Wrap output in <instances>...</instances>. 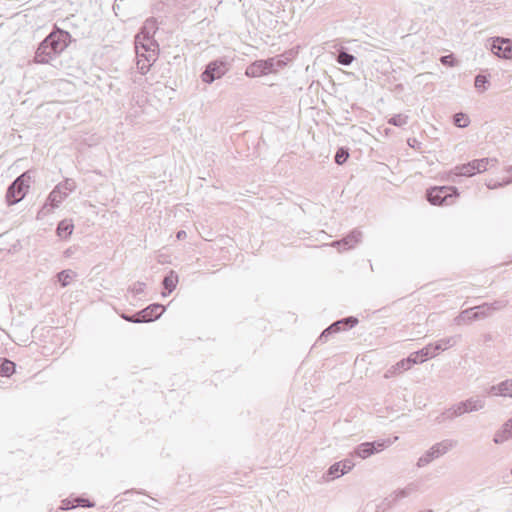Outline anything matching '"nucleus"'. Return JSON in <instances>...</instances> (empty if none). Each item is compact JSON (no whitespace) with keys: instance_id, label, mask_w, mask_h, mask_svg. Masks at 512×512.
Listing matches in <instances>:
<instances>
[{"instance_id":"1","label":"nucleus","mask_w":512,"mask_h":512,"mask_svg":"<svg viewBox=\"0 0 512 512\" xmlns=\"http://www.w3.org/2000/svg\"><path fill=\"white\" fill-rule=\"evenodd\" d=\"M70 34L64 30L52 31L34 53V63H49L68 46Z\"/></svg>"},{"instance_id":"2","label":"nucleus","mask_w":512,"mask_h":512,"mask_svg":"<svg viewBox=\"0 0 512 512\" xmlns=\"http://www.w3.org/2000/svg\"><path fill=\"white\" fill-rule=\"evenodd\" d=\"M508 304L509 301L505 299L496 300L491 303L486 302L481 305L463 310L457 317H455L454 321L457 325H462L465 322L466 315L470 313L471 316H469V320L485 319L491 316L495 311L506 308Z\"/></svg>"},{"instance_id":"3","label":"nucleus","mask_w":512,"mask_h":512,"mask_svg":"<svg viewBox=\"0 0 512 512\" xmlns=\"http://www.w3.org/2000/svg\"><path fill=\"white\" fill-rule=\"evenodd\" d=\"M457 445V441L453 439H444L432 445L422 456L418 458L416 466L423 468L434 460L442 457Z\"/></svg>"},{"instance_id":"4","label":"nucleus","mask_w":512,"mask_h":512,"mask_svg":"<svg viewBox=\"0 0 512 512\" xmlns=\"http://www.w3.org/2000/svg\"><path fill=\"white\" fill-rule=\"evenodd\" d=\"M458 195V190L454 186H435L426 193L427 200L432 205H450Z\"/></svg>"},{"instance_id":"5","label":"nucleus","mask_w":512,"mask_h":512,"mask_svg":"<svg viewBox=\"0 0 512 512\" xmlns=\"http://www.w3.org/2000/svg\"><path fill=\"white\" fill-rule=\"evenodd\" d=\"M30 170L24 172L16 178L7 188L6 202L8 205H14L20 202L29 189L26 179H29Z\"/></svg>"},{"instance_id":"6","label":"nucleus","mask_w":512,"mask_h":512,"mask_svg":"<svg viewBox=\"0 0 512 512\" xmlns=\"http://www.w3.org/2000/svg\"><path fill=\"white\" fill-rule=\"evenodd\" d=\"M229 70L228 63L223 59H216L209 62L201 74L204 83L211 84L223 77Z\"/></svg>"},{"instance_id":"7","label":"nucleus","mask_w":512,"mask_h":512,"mask_svg":"<svg viewBox=\"0 0 512 512\" xmlns=\"http://www.w3.org/2000/svg\"><path fill=\"white\" fill-rule=\"evenodd\" d=\"M391 444L392 442L389 439H382L373 442H364L359 444L355 448L354 454L361 459H366L376 453L383 451Z\"/></svg>"},{"instance_id":"8","label":"nucleus","mask_w":512,"mask_h":512,"mask_svg":"<svg viewBox=\"0 0 512 512\" xmlns=\"http://www.w3.org/2000/svg\"><path fill=\"white\" fill-rule=\"evenodd\" d=\"M415 492V487L413 485H408L403 489H398L384 498L379 504L374 505L375 512H385L388 508L393 506L399 500L410 496Z\"/></svg>"},{"instance_id":"9","label":"nucleus","mask_w":512,"mask_h":512,"mask_svg":"<svg viewBox=\"0 0 512 512\" xmlns=\"http://www.w3.org/2000/svg\"><path fill=\"white\" fill-rule=\"evenodd\" d=\"M65 197H67V192L62 191V186H56L50 192L45 204L39 210L37 219H41L51 213L56 207H58Z\"/></svg>"},{"instance_id":"10","label":"nucleus","mask_w":512,"mask_h":512,"mask_svg":"<svg viewBox=\"0 0 512 512\" xmlns=\"http://www.w3.org/2000/svg\"><path fill=\"white\" fill-rule=\"evenodd\" d=\"M491 52L505 59H512V40L508 38H493L490 44Z\"/></svg>"},{"instance_id":"11","label":"nucleus","mask_w":512,"mask_h":512,"mask_svg":"<svg viewBox=\"0 0 512 512\" xmlns=\"http://www.w3.org/2000/svg\"><path fill=\"white\" fill-rule=\"evenodd\" d=\"M361 239L362 232L358 229H354L341 240L333 241L331 246L337 247L339 251H345L354 248L356 244L361 242Z\"/></svg>"},{"instance_id":"12","label":"nucleus","mask_w":512,"mask_h":512,"mask_svg":"<svg viewBox=\"0 0 512 512\" xmlns=\"http://www.w3.org/2000/svg\"><path fill=\"white\" fill-rule=\"evenodd\" d=\"M157 45L150 42V44L140 43L136 40V53L137 58H141L146 62L152 63L157 59Z\"/></svg>"},{"instance_id":"13","label":"nucleus","mask_w":512,"mask_h":512,"mask_svg":"<svg viewBox=\"0 0 512 512\" xmlns=\"http://www.w3.org/2000/svg\"><path fill=\"white\" fill-rule=\"evenodd\" d=\"M165 312V307L159 303H153L139 311L142 323L155 321Z\"/></svg>"},{"instance_id":"14","label":"nucleus","mask_w":512,"mask_h":512,"mask_svg":"<svg viewBox=\"0 0 512 512\" xmlns=\"http://www.w3.org/2000/svg\"><path fill=\"white\" fill-rule=\"evenodd\" d=\"M488 394L496 397L512 398V379H506L488 389Z\"/></svg>"},{"instance_id":"15","label":"nucleus","mask_w":512,"mask_h":512,"mask_svg":"<svg viewBox=\"0 0 512 512\" xmlns=\"http://www.w3.org/2000/svg\"><path fill=\"white\" fill-rule=\"evenodd\" d=\"M460 340V335H454L447 338L440 339L439 341L432 344V349L437 355L440 351H445L457 344Z\"/></svg>"},{"instance_id":"16","label":"nucleus","mask_w":512,"mask_h":512,"mask_svg":"<svg viewBox=\"0 0 512 512\" xmlns=\"http://www.w3.org/2000/svg\"><path fill=\"white\" fill-rule=\"evenodd\" d=\"M245 75L250 78H257L267 75L262 60H256L248 65L245 70Z\"/></svg>"},{"instance_id":"17","label":"nucleus","mask_w":512,"mask_h":512,"mask_svg":"<svg viewBox=\"0 0 512 512\" xmlns=\"http://www.w3.org/2000/svg\"><path fill=\"white\" fill-rule=\"evenodd\" d=\"M262 62L264 63L267 75L277 72L280 68L286 65V62L279 56L262 60Z\"/></svg>"},{"instance_id":"18","label":"nucleus","mask_w":512,"mask_h":512,"mask_svg":"<svg viewBox=\"0 0 512 512\" xmlns=\"http://www.w3.org/2000/svg\"><path fill=\"white\" fill-rule=\"evenodd\" d=\"M178 283V275L175 271L171 270L163 279L162 285L167 292H163L162 295L165 297L172 293Z\"/></svg>"},{"instance_id":"19","label":"nucleus","mask_w":512,"mask_h":512,"mask_svg":"<svg viewBox=\"0 0 512 512\" xmlns=\"http://www.w3.org/2000/svg\"><path fill=\"white\" fill-rule=\"evenodd\" d=\"M74 225L71 220L64 219L57 225L56 233L59 238L67 239L73 232Z\"/></svg>"},{"instance_id":"20","label":"nucleus","mask_w":512,"mask_h":512,"mask_svg":"<svg viewBox=\"0 0 512 512\" xmlns=\"http://www.w3.org/2000/svg\"><path fill=\"white\" fill-rule=\"evenodd\" d=\"M463 401L465 403L468 413L480 411L486 405L485 400L480 397H470Z\"/></svg>"},{"instance_id":"21","label":"nucleus","mask_w":512,"mask_h":512,"mask_svg":"<svg viewBox=\"0 0 512 512\" xmlns=\"http://www.w3.org/2000/svg\"><path fill=\"white\" fill-rule=\"evenodd\" d=\"M345 471L340 467V463L336 462L332 464L329 469L323 474V480L325 482L332 481L340 476L344 475Z\"/></svg>"},{"instance_id":"22","label":"nucleus","mask_w":512,"mask_h":512,"mask_svg":"<svg viewBox=\"0 0 512 512\" xmlns=\"http://www.w3.org/2000/svg\"><path fill=\"white\" fill-rule=\"evenodd\" d=\"M452 173L456 176L472 177L476 174L475 167L472 165V161L456 166Z\"/></svg>"},{"instance_id":"23","label":"nucleus","mask_w":512,"mask_h":512,"mask_svg":"<svg viewBox=\"0 0 512 512\" xmlns=\"http://www.w3.org/2000/svg\"><path fill=\"white\" fill-rule=\"evenodd\" d=\"M342 322L343 321H340V320H337L335 321L334 323H332L329 327H327L322 333L321 335L318 337L317 339V342L318 343H324L328 336L333 334V333H337V332H340L341 330H343V327H342Z\"/></svg>"},{"instance_id":"24","label":"nucleus","mask_w":512,"mask_h":512,"mask_svg":"<svg viewBox=\"0 0 512 512\" xmlns=\"http://www.w3.org/2000/svg\"><path fill=\"white\" fill-rule=\"evenodd\" d=\"M410 355H414L415 359H418V363H423L429 358L435 357V353L432 349V343L428 344L424 348L420 349L419 351L413 352Z\"/></svg>"},{"instance_id":"25","label":"nucleus","mask_w":512,"mask_h":512,"mask_svg":"<svg viewBox=\"0 0 512 512\" xmlns=\"http://www.w3.org/2000/svg\"><path fill=\"white\" fill-rule=\"evenodd\" d=\"M418 364V359L414 358V355H409L407 358L401 359L395 364V369H398L399 373L409 370L413 365Z\"/></svg>"},{"instance_id":"26","label":"nucleus","mask_w":512,"mask_h":512,"mask_svg":"<svg viewBox=\"0 0 512 512\" xmlns=\"http://www.w3.org/2000/svg\"><path fill=\"white\" fill-rule=\"evenodd\" d=\"M15 363L8 359H0V375L9 377L15 372Z\"/></svg>"},{"instance_id":"27","label":"nucleus","mask_w":512,"mask_h":512,"mask_svg":"<svg viewBox=\"0 0 512 512\" xmlns=\"http://www.w3.org/2000/svg\"><path fill=\"white\" fill-rule=\"evenodd\" d=\"M355 60V57L347 52L344 48H341L338 50V54L336 57V61L343 65V66H349L352 64V62Z\"/></svg>"},{"instance_id":"28","label":"nucleus","mask_w":512,"mask_h":512,"mask_svg":"<svg viewBox=\"0 0 512 512\" xmlns=\"http://www.w3.org/2000/svg\"><path fill=\"white\" fill-rule=\"evenodd\" d=\"M74 277H76V273L71 269L62 270L57 274V279L62 287L69 285Z\"/></svg>"},{"instance_id":"29","label":"nucleus","mask_w":512,"mask_h":512,"mask_svg":"<svg viewBox=\"0 0 512 512\" xmlns=\"http://www.w3.org/2000/svg\"><path fill=\"white\" fill-rule=\"evenodd\" d=\"M512 439L511 433L508 432L507 428L503 425L502 427L494 434L493 441L496 444H503L504 442Z\"/></svg>"},{"instance_id":"30","label":"nucleus","mask_w":512,"mask_h":512,"mask_svg":"<svg viewBox=\"0 0 512 512\" xmlns=\"http://www.w3.org/2000/svg\"><path fill=\"white\" fill-rule=\"evenodd\" d=\"M456 413L454 411V408L453 406L447 408L446 410H444L440 415H438L435 419V421L439 424L447 421V420H453L454 418H456Z\"/></svg>"},{"instance_id":"31","label":"nucleus","mask_w":512,"mask_h":512,"mask_svg":"<svg viewBox=\"0 0 512 512\" xmlns=\"http://www.w3.org/2000/svg\"><path fill=\"white\" fill-rule=\"evenodd\" d=\"M454 124L459 128H465L469 125L468 116L462 112L456 113L453 117Z\"/></svg>"},{"instance_id":"32","label":"nucleus","mask_w":512,"mask_h":512,"mask_svg":"<svg viewBox=\"0 0 512 512\" xmlns=\"http://www.w3.org/2000/svg\"><path fill=\"white\" fill-rule=\"evenodd\" d=\"M407 122H408V116L403 115V114H396L388 120L389 124L396 126V127H402V126L406 125Z\"/></svg>"},{"instance_id":"33","label":"nucleus","mask_w":512,"mask_h":512,"mask_svg":"<svg viewBox=\"0 0 512 512\" xmlns=\"http://www.w3.org/2000/svg\"><path fill=\"white\" fill-rule=\"evenodd\" d=\"M472 165H474L476 173H482L487 170L489 160L488 158L475 159L472 160Z\"/></svg>"},{"instance_id":"34","label":"nucleus","mask_w":512,"mask_h":512,"mask_svg":"<svg viewBox=\"0 0 512 512\" xmlns=\"http://www.w3.org/2000/svg\"><path fill=\"white\" fill-rule=\"evenodd\" d=\"M348 157H349L348 149L341 147L337 150L334 159L338 165H342L347 161Z\"/></svg>"},{"instance_id":"35","label":"nucleus","mask_w":512,"mask_h":512,"mask_svg":"<svg viewBox=\"0 0 512 512\" xmlns=\"http://www.w3.org/2000/svg\"><path fill=\"white\" fill-rule=\"evenodd\" d=\"M340 321H343L342 322L343 330L351 329V328L355 327L359 322L358 319L354 316L342 318V319H340Z\"/></svg>"},{"instance_id":"36","label":"nucleus","mask_w":512,"mask_h":512,"mask_svg":"<svg viewBox=\"0 0 512 512\" xmlns=\"http://www.w3.org/2000/svg\"><path fill=\"white\" fill-rule=\"evenodd\" d=\"M146 284L144 282H135L133 285H131L128 289L129 292L133 293L134 295L142 294L145 290Z\"/></svg>"},{"instance_id":"37","label":"nucleus","mask_w":512,"mask_h":512,"mask_svg":"<svg viewBox=\"0 0 512 512\" xmlns=\"http://www.w3.org/2000/svg\"><path fill=\"white\" fill-rule=\"evenodd\" d=\"M486 84H488V79L485 75L478 74L475 77L474 85L477 89L482 88L483 90H486L487 89Z\"/></svg>"},{"instance_id":"38","label":"nucleus","mask_w":512,"mask_h":512,"mask_svg":"<svg viewBox=\"0 0 512 512\" xmlns=\"http://www.w3.org/2000/svg\"><path fill=\"white\" fill-rule=\"evenodd\" d=\"M151 65L152 63L146 62L145 60L138 58L137 68L141 74H146L150 70Z\"/></svg>"},{"instance_id":"39","label":"nucleus","mask_w":512,"mask_h":512,"mask_svg":"<svg viewBox=\"0 0 512 512\" xmlns=\"http://www.w3.org/2000/svg\"><path fill=\"white\" fill-rule=\"evenodd\" d=\"M74 502H77V505L84 508H93L95 503L90 501L89 499L83 497L74 498Z\"/></svg>"},{"instance_id":"40","label":"nucleus","mask_w":512,"mask_h":512,"mask_svg":"<svg viewBox=\"0 0 512 512\" xmlns=\"http://www.w3.org/2000/svg\"><path fill=\"white\" fill-rule=\"evenodd\" d=\"M452 406L454 408V411H455L457 417H460V416L468 413L464 401H460Z\"/></svg>"},{"instance_id":"41","label":"nucleus","mask_w":512,"mask_h":512,"mask_svg":"<svg viewBox=\"0 0 512 512\" xmlns=\"http://www.w3.org/2000/svg\"><path fill=\"white\" fill-rule=\"evenodd\" d=\"M57 186H62V191L72 192L75 189V182L71 179H66L63 183L58 184Z\"/></svg>"},{"instance_id":"42","label":"nucleus","mask_w":512,"mask_h":512,"mask_svg":"<svg viewBox=\"0 0 512 512\" xmlns=\"http://www.w3.org/2000/svg\"><path fill=\"white\" fill-rule=\"evenodd\" d=\"M510 183H512V177L511 178H505V179L502 180V182H495V183L489 182V183H487V187L489 189H496V188L508 185Z\"/></svg>"},{"instance_id":"43","label":"nucleus","mask_w":512,"mask_h":512,"mask_svg":"<svg viewBox=\"0 0 512 512\" xmlns=\"http://www.w3.org/2000/svg\"><path fill=\"white\" fill-rule=\"evenodd\" d=\"M78 505H77V502H74V499H64L62 501V505H61V509L62 510H71V509H74L76 508Z\"/></svg>"},{"instance_id":"44","label":"nucleus","mask_w":512,"mask_h":512,"mask_svg":"<svg viewBox=\"0 0 512 512\" xmlns=\"http://www.w3.org/2000/svg\"><path fill=\"white\" fill-rule=\"evenodd\" d=\"M122 318L131 323H142L141 316L139 315V312H137L133 315L123 314Z\"/></svg>"},{"instance_id":"45","label":"nucleus","mask_w":512,"mask_h":512,"mask_svg":"<svg viewBox=\"0 0 512 512\" xmlns=\"http://www.w3.org/2000/svg\"><path fill=\"white\" fill-rule=\"evenodd\" d=\"M440 62L443 64V65H446V66H454L455 65V60H454V57L452 54L450 55H444L440 58Z\"/></svg>"},{"instance_id":"46","label":"nucleus","mask_w":512,"mask_h":512,"mask_svg":"<svg viewBox=\"0 0 512 512\" xmlns=\"http://www.w3.org/2000/svg\"><path fill=\"white\" fill-rule=\"evenodd\" d=\"M340 467L343 468V471H345V474L348 473L354 466V463L351 460H344L339 461Z\"/></svg>"},{"instance_id":"47","label":"nucleus","mask_w":512,"mask_h":512,"mask_svg":"<svg viewBox=\"0 0 512 512\" xmlns=\"http://www.w3.org/2000/svg\"><path fill=\"white\" fill-rule=\"evenodd\" d=\"M399 374V371L398 369H395V365L391 366L385 373V378H390V377H393L395 375Z\"/></svg>"},{"instance_id":"48","label":"nucleus","mask_w":512,"mask_h":512,"mask_svg":"<svg viewBox=\"0 0 512 512\" xmlns=\"http://www.w3.org/2000/svg\"><path fill=\"white\" fill-rule=\"evenodd\" d=\"M503 426H504L505 428H507L508 432H509V433H511V437H512V418H511V419H509L507 422H505V423L503 424Z\"/></svg>"},{"instance_id":"49","label":"nucleus","mask_w":512,"mask_h":512,"mask_svg":"<svg viewBox=\"0 0 512 512\" xmlns=\"http://www.w3.org/2000/svg\"><path fill=\"white\" fill-rule=\"evenodd\" d=\"M187 236L186 232L184 230H180L177 232V239L181 240V239H184L185 237Z\"/></svg>"},{"instance_id":"50","label":"nucleus","mask_w":512,"mask_h":512,"mask_svg":"<svg viewBox=\"0 0 512 512\" xmlns=\"http://www.w3.org/2000/svg\"><path fill=\"white\" fill-rule=\"evenodd\" d=\"M488 160H489V165H491V166H494L498 162V160L496 158H488Z\"/></svg>"},{"instance_id":"51","label":"nucleus","mask_w":512,"mask_h":512,"mask_svg":"<svg viewBox=\"0 0 512 512\" xmlns=\"http://www.w3.org/2000/svg\"><path fill=\"white\" fill-rule=\"evenodd\" d=\"M134 492L135 493H140V494L143 493L142 491H135V490L131 489V490H126L124 494H130V493H134Z\"/></svg>"},{"instance_id":"52","label":"nucleus","mask_w":512,"mask_h":512,"mask_svg":"<svg viewBox=\"0 0 512 512\" xmlns=\"http://www.w3.org/2000/svg\"><path fill=\"white\" fill-rule=\"evenodd\" d=\"M153 23H154L153 21H151V22H150V21H146V24H145V26H144V29H146V28L148 27V25L153 26Z\"/></svg>"},{"instance_id":"53","label":"nucleus","mask_w":512,"mask_h":512,"mask_svg":"<svg viewBox=\"0 0 512 512\" xmlns=\"http://www.w3.org/2000/svg\"><path fill=\"white\" fill-rule=\"evenodd\" d=\"M469 316H471V313L466 315V319H465V322L463 324L473 321V320H469Z\"/></svg>"},{"instance_id":"54","label":"nucleus","mask_w":512,"mask_h":512,"mask_svg":"<svg viewBox=\"0 0 512 512\" xmlns=\"http://www.w3.org/2000/svg\"><path fill=\"white\" fill-rule=\"evenodd\" d=\"M508 173H512V165L507 170Z\"/></svg>"},{"instance_id":"55","label":"nucleus","mask_w":512,"mask_h":512,"mask_svg":"<svg viewBox=\"0 0 512 512\" xmlns=\"http://www.w3.org/2000/svg\"><path fill=\"white\" fill-rule=\"evenodd\" d=\"M370 507L372 508L373 505L372 504H367L366 508H370Z\"/></svg>"},{"instance_id":"56","label":"nucleus","mask_w":512,"mask_h":512,"mask_svg":"<svg viewBox=\"0 0 512 512\" xmlns=\"http://www.w3.org/2000/svg\"><path fill=\"white\" fill-rule=\"evenodd\" d=\"M511 474H512V468H511Z\"/></svg>"}]
</instances>
